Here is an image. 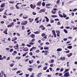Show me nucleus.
Listing matches in <instances>:
<instances>
[{
    "label": "nucleus",
    "mask_w": 77,
    "mask_h": 77,
    "mask_svg": "<svg viewBox=\"0 0 77 77\" xmlns=\"http://www.w3.org/2000/svg\"><path fill=\"white\" fill-rule=\"evenodd\" d=\"M14 51V49H11L10 50V52H12Z\"/></svg>",
    "instance_id": "49"
},
{
    "label": "nucleus",
    "mask_w": 77,
    "mask_h": 77,
    "mask_svg": "<svg viewBox=\"0 0 77 77\" xmlns=\"http://www.w3.org/2000/svg\"><path fill=\"white\" fill-rule=\"evenodd\" d=\"M42 74V73L41 72H40L37 75V77H41Z\"/></svg>",
    "instance_id": "15"
},
{
    "label": "nucleus",
    "mask_w": 77,
    "mask_h": 77,
    "mask_svg": "<svg viewBox=\"0 0 77 77\" xmlns=\"http://www.w3.org/2000/svg\"><path fill=\"white\" fill-rule=\"evenodd\" d=\"M29 6L31 8L34 9L36 8V5L35 4L33 5L32 4H31Z\"/></svg>",
    "instance_id": "3"
},
{
    "label": "nucleus",
    "mask_w": 77,
    "mask_h": 77,
    "mask_svg": "<svg viewBox=\"0 0 77 77\" xmlns=\"http://www.w3.org/2000/svg\"><path fill=\"white\" fill-rule=\"evenodd\" d=\"M60 22H58L57 23V25L58 26H59V25H60Z\"/></svg>",
    "instance_id": "48"
},
{
    "label": "nucleus",
    "mask_w": 77,
    "mask_h": 77,
    "mask_svg": "<svg viewBox=\"0 0 77 77\" xmlns=\"http://www.w3.org/2000/svg\"><path fill=\"white\" fill-rule=\"evenodd\" d=\"M67 39H68V38H64L63 39V41H66V40H67Z\"/></svg>",
    "instance_id": "59"
},
{
    "label": "nucleus",
    "mask_w": 77,
    "mask_h": 77,
    "mask_svg": "<svg viewBox=\"0 0 77 77\" xmlns=\"http://www.w3.org/2000/svg\"><path fill=\"white\" fill-rule=\"evenodd\" d=\"M63 31L65 33H68V31L66 29H64Z\"/></svg>",
    "instance_id": "31"
},
{
    "label": "nucleus",
    "mask_w": 77,
    "mask_h": 77,
    "mask_svg": "<svg viewBox=\"0 0 77 77\" xmlns=\"http://www.w3.org/2000/svg\"><path fill=\"white\" fill-rule=\"evenodd\" d=\"M47 69V67L45 66L43 68V70H46Z\"/></svg>",
    "instance_id": "33"
},
{
    "label": "nucleus",
    "mask_w": 77,
    "mask_h": 77,
    "mask_svg": "<svg viewBox=\"0 0 77 77\" xmlns=\"http://www.w3.org/2000/svg\"><path fill=\"white\" fill-rule=\"evenodd\" d=\"M35 74L34 73H32V75H31V77H34V75Z\"/></svg>",
    "instance_id": "51"
},
{
    "label": "nucleus",
    "mask_w": 77,
    "mask_h": 77,
    "mask_svg": "<svg viewBox=\"0 0 77 77\" xmlns=\"http://www.w3.org/2000/svg\"><path fill=\"white\" fill-rule=\"evenodd\" d=\"M69 76H70V75H69V72H66L64 75V77H69Z\"/></svg>",
    "instance_id": "2"
},
{
    "label": "nucleus",
    "mask_w": 77,
    "mask_h": 77,
    "mask_svg": "<svg viewBox=\"0 0 77 77\" xmlns=\"http://www.w3.org/2000/svg\"><path fill=\"white\" fill-rule=\"evenodd\" d=\"M56 32L57 33H60V31L59 30H56Z\"/></svg>",
    "instance_id": "39"
},
{
    "label": "nucleus",
    "mask_w": 77,
    "mask_h": 77,
    "mask_svg": "<svg viewBox=\"0 0 77 77\" xmlns=\"http://www.w3.org/2000/svg\"><path fill=\"white\" fill-rule=\"evenodd\" d=\"M23 50L24 51H29V49L27 47H25L23 49Z\"/></svg>",
    "instance_id": "8"
},
{
    "label": "nucleus",
    "mask_w": 77,
    "mask_h": 77,
    "mask_svg": "<svg viewBox=\"0 0 77 77\" xmlns=\"http://www.w3.org/2000/svg\"><path fill=\"white\" fill-rule=\"evenodd\" d=\"M52 32H53L52 34H53V35H54L56 33V32L55 31H54V30H52Z\"/></svg>",
    "instance_id": "32"
},
{
    "label": "nucleus",
    "mask_w": 77,
    "mask_h": 77,
    "mask_svg": "<svg viewBox=\"0 0 77 77\" xmlns=\"http://www.w3.org/2000/svg\"><path fill=\"white\" fill-rule=\"evenodd\" d=\"M72 55V53H70L69 54H67V56L68 57H71V56Z\"/></svg>",
    "instance_id": "18"
},
{
    "label": "nucleus",
    "mask_w": 77,
    "mask_h": 77,
    "mask_svg": "<svg viewBox=\"0 0 77 77\" xmlns=\"http://www.w3.org/2000/svg\"><path fill=\"white\" fill-rule=\"evenodd\" d=\"M23 13H21L20 14V15H19V17H20V18H21V17H22V16H23Z\"/></svg>",
    "instance_id": "47"
},
{
    "label": "nucleus",
    "mask_w": 77,
    "mask_h": 77,
    "mask_svg": "<svg viewBox=\"0 0 77 77\" xmlns=\"http://www.w3.org/2000/svg\"><path fill=\"white\" fill-rule=\"evenodd\" d=\"M21 27H22V30H24V26H21Z\"/></svg>",
    "instance_id": "50"
},
{
    "label": "nucleus",
    "mask_w": 77,
    "mask_h": 77,
    "mask_svg": "<svg viewBox=\"0 0 77 77\" xmlns=\"http://www.w3.org/2000/svg\"><path fill=\"white\" fill-rule=\"evenodd\" d=\"M60 3V0H57L56 2L57 4H59Z\"/></svg>",
    "instance_id": "40"
},
{
    "label": "nucleus",
    "mask_w": 77,
    "mask_h": 77,
    "mask_svg": "<svg viewBox=\"0 0 77 77\" xmlns=\"http://www.w3.org/2000/svg\"><path fill=\"white\" fill-rule=\"evenodd\" d=\"M45 44L46 45H49V44H50V43H49V42H46Z\"/></svg>",
    "instance_id": "55"
},
{
    "label": "nucleus",
    "mask_w": 77,
    "mask_h": 77,
    "mask_svg": "<svg viewBox=\"0 0 77 77\" xmlns=\"http://www.w3.org/2000/svg\"><path fill=\"white\" fill-rule=\"evenodd\" d=\"M77 9L75 8L73 9V10H72L73 12H74V11H77Z\"/></svg>",
    "instance_id": "56"
},
{
    "label": "nucleus",
    "mask_w": 77,
    "mask_h": 77,
    "mask_svg": "<svg viewBox=\"0 0 77 77\" xmlns=\"http://www.w3.org/2000/svg\"><path fill=\"white\" fill-rule=\"evenodd\" d=\"M51 24H49L47 25V27H50L51 26Z\"/></svg>",
    "instance_id": "57"
},
{
    "label": "nucleus",
    "mask_w": 77,
    "mask_h": 77,
    "mask_svg": "<svg viewBox=\"0 0 77 77\" xmlns=\"http://www.w3.org/2000/svg\"><path fill=\"white\" fill-rule=\"evenodd\" d=\"M56 11H54L53 10H52L51 11V13H52V14H56Z\"/></svg>",
    "instance_id": "29"
},
{
    "label": "nucleus",
    "mask_w": 77,
    "mask_h": 77,
    "mask_svg": "<svg viewBox=\"0 0 77 77\" xmlns=\"http://www.w3.org/2000/svg\"><path fill=\"white\" fill-rule=\"evenodd\" d=\"M64 69H60V72H62V71H63Z\"/></svg>",
    "instance_id": "64"
},
{
    "label": "nucleus",
    "mask_w": 77,
    "mask_h": 77,
    "mask_svg": "<svg viewBox=\"0 0 77 77\" xmlns=\"http://www.w3.org/2000/svg\"><path fill=\"white\" fill-rule=\"evenodd\" d=\"M49 48L48 47H45V46L44 47V50H48Z\"/></svg>",
    "instance_id": "30"
},
{
    "label": "nucleus",
    "mask_w": 77,
    "mask_h": 77,
    "mask_svg": "<svg viewBox=\"0 0 77 77\" xmlns=\"http://www.w3.org/2000/svg\"><path fill=\"white\" fill-rule=\"evenodd\" d=\"M42 66L41 65L38 66V69H39V68H41Z\"/></svg>",
    "instance_id": "53"
},
{
    "label": "nucleus",
    "mask_w": 77,
    "mask_h": 77,
    "mask_svg": "<svg viewBox=\"0 0 77 77\" xmlns=\"http://www.w3.org/2000/svg\"><path fill=\"white\" fill-rule=\"evenodd\" d=\"M63 17L64 18H66V17H67L66 15H65V13H63Z\"/></svg>",
    "instance_id": "23"
},
{
    "label": "nucleus",
    "mask_w": 77,
    "mask_h": 77,
    "mask_svg": "<svg viewBox=\"0 0 77 77\" xmlns=\"http://www.w3.org/2000/svg\"><path fill=\"white\" fill-rule=\"evenodd\" d=\"M14 63H11L10 65V66L11 67H13V66H14Z\"/></svg>",
    "instance_id": "41"
},
{
    "label": "nucleus",
    "mask_w": 77,
    "mask_h": 77,
    "mask_svg": "<svg viewBox=\"0 0 77 77\" xmlns=\"http://www.w3.org/2000/svg\"><path fill=\"white\" fill-rule=\"evenodd\" d=\"M8 27H12V25L10 24V25H8V26H7Z\"/></svg>",
    "instance_id": "38"
},
{
    "label": "nucleus",
    "mask_w": 77,
    "mask_h": 77,
    "mask_svg": "<svg viewBox=\"0 0 77 77\" xmlns=\"http://www.w3.org/2000/svg\"><path fill=\"white\" fill-rule=\"evenodd\" d=\"M50 21H51V23H54V20H51Z\"/></svg>",
    "instance_id": "43"
},
{
    "label": "nucleus",
    "mask_w": 77,
    "mask_h": 77,
    "mask_svg": "<svg viewBox=\"0 0 77 77\" xmlns=\"http://www.w3.org/2000/svg\"><path fill=\"white\" fill-rule=\"evenodd\" d=\"M35 39H32L31 41V42H30L29 43V44H30V45H33L34 44V43L33 42H35Z\"/></svg>",
    "instance_id": "5"
},
{
    "label": "nucleus",
    "mask_w": 77,
    "mask_h": 77,
    "mask_svg": "<svg viewBox=\"0 0 77 77\" xmlns=\"http://www.w3.org/2000/svg\"><path fill=\"white\" fill-rule=\"evenodd\" d=\"M15 40H17V38L15 37L12 38L11 41L13 42V41H15Z\"/></svg>",
    "instance_id": "12"
},
{
    "label": "nucleus",
    "mask_w": 77,
    "mask_h": 77,
    "mask_svg": "<svg viewBox=\"0 0 77 77\" xmlns=\"http://www.w3.org/2000/svg\"><path fill=\"white\" fill-rule=\"evenodd\" d=\"M45 53H48L49 52H48V51L45 50Z\"/></svg>",
    "instance_id": "60"
},
{
    "label": "nucleus",
    "mask_w": 77,
    "mask_h": 77,
    "mask_svg": "<svg viewBox=\"0 0 77 77\" xmlns=\"http://www.w3.org/2000/svg\"><path fill=\"white\" fill-rule=\"evenodd\" d=\"M29 20L30 21H29V23H32V22L33 21V19H32L31 20V18H29Z\"/></svg>",
    "instance_id": "17"
},
{
    "label": "nucleus",
    "mask_w": 77,
    "mask_h": 77,
    "mask_svg": "<svg viewBox=\"0 0 77 77\" xmlns=\"http://www.w3.org/2000/svg\"><path fill=\"white\" fill-rule=\"evenodd\" d=\"M54 20L55 21H59V19H58V18L55 19Z\"/></svg>",
    "instance_id": "61"
},
{
    "label": "nucleus",
    "mask_w": 77,
    "mask_h": 77,
    "mask_svg": "<svg viewBox=\"0 0 77 77\" xmlns=\"http://www.w3.org/2000/svg\"><path fill=\"white\" fill-rule=\"evenodd\" d=\"M28 70L29 71H30V72H31V71H32V70H33V68H28Z\"/></svg>",
    "instance_id": "20"
},
{
    "label": "nucleus",
    "mask_w": 77,
    "mask_h": 77,
    "mask_svg": "<svg viewBox=\"0 0 77 77\" xmlns=\"http://www.w3.org/2000/svg\"><path fill=\"white\" fill-rule=\"evenodd\" d=\"M41 1H39L37 2V4H36V6H38V7H40L41 6Z\"/></svg>",
    "instance_id": "4"
},
{
    "label": "nucleus",
    "mask_w": 77,
    "mask_h": 77,
    "mask_svg": "<svg viewBox=\"0 0 77 77\" xmlns=\"http://www.w3.org/2000/svg\"><path fill=\"white\" fill-rule=\"evenodd\" d=\"M54 59H52L51 60H49L48 62L49 63H54Z\"/></svg>",
    "instance_id": "11"
},
{
    "label": "nucleus",
    "mask_w": 77,
    "mask_h": 77,
    "mask_svg": "<svg viewBox=\"0 0 77 77\" xmlns=\"http://www.w3.org/2000/svg\"><path fill=\"white\" fill-rule=\"evenodd\" d=\"M29 55H30V56H32V55H33V53L32 52H30L29 53Z\"/></svg>",
    "instance_id": "44"
},
{
    "label": "nucleus",
    "mask_w": 77,
    "mask_h": 77,
    "mask_svg": "<svg viewBox=\"0 0 77 77\" xmlns=\"http://www.w3.org/2000/svg\"><path fill=\"white\" fill-rule=\"evenodd\" d=\"M9 3L11 4H14L15 2L14 1L12 2V1H10L9 2Z\"/></svg>",
    "instance_id": "36"
},
{
    "label": "nucleus",
    "mask_w": 77,
    "mask_h": 77,
    "mask_svg": "<svg viewBox=\"0 0 77 77\" xmlns=\"http://www.w3.org/2000/svg\"><path fill=\"white\" fill-rule=\"evenodd\" d=\"M47 35H45V36L43 37V38L44 39H46L47 38Z\"/></svg>",
    "instance_id": "42"
},
{
    "label": "nucleus",
    "mask_w": 77,
    "mask_h": 77,
    "mask_svg": "<svg viewBox=\"0 0 77 77\" xmlns=\"http://www.w3.org/2000/svg\"><path fill=\"white\" fill-rule=\"evenodd\" d=\"M77 29V27H74L73 29V30H76Z\"/></svg>",
    "instance_id": "63"
},
{
    "label": "nucleus",
    "mask_w": 77,
    "mask_h": 77,
    "mask_svg": "<svg viewBox=\"0 0 77 77\" xmlns=\"http://www.w3.org/2000/svg\"><path fill=\"white\" fill-rule=\"evenodd\" d=\"M59 76H60L61 75H62V73H59Z\"/></svg>",
    "instance_id": "62"
},
{
    "label": "nucleus",
    "mask_w": 77,
    "mask_h": 77,
    "mask_svg": "<svg viewBox=\"0 0 77 77\" xmlns=\"http://www.w3.org/2000/svg\"><path fill=\"white\" fill-rule=\"evenodd\" d=\"M26 45L27 46V47H30L31 46H32V45L29 44L27 45Z\"/></svg>",
    "instance_id": "45"
},
{
    "label": "nucleus",
    "mask_w": 77,
    "mask_h": 77,
    "mask_svg": "<svg viewBox=\"0 0 77 77\" xmlns=\"http://www.w3.org/2000/svg\"><path fill=\"white\" fill-rule=\"evenodd\" d=\"M44 26L43 25H41L39 27V28H42V27H43V28L42 29V30H45V27H44Z\"/></svg>",
    "instance_id": "9"
},
{
    "label": "nucleus",
    "mask_w": 77,
    "mask_h": 77,
    "mask_svg": "<svg viewBox=\"0 0 77 77\" xmlns=\"http://www.w3.org/2000/svg\"><path fill=\"white\" fill-rule=\"evenodd\" d=\"M45 35H46L44 33H42L41 35V36H42V37H43V36H45Z\"/></svg>",
    "instance_id": "34"
},
{
    "label": "nucleus",
    "mask_w": 77,
    "mask_h": 77,
    "mask_svg": "<svg viewBox=\"0 0 77 77\" xmlns=\"http://www.w3.org/2000/svg\"><path fill=\"white\" fill-rule=\"evenodd\" d=\"M27 23L28 22L27 20H23L22 21V23H21V24L22 25H25L27 24Z\"/></svg>",
    "instance_id": "1"
},
{
    "label": "nucleus",
    "mask_w": 77,
    "mask_h": 77,
    "mask_svg": "<svg viewBox=\"0 0 77 77\" xmlns=\"http://www.w3.org/2000/svg\"><path fill=\"white\" fill-rule=\"evenodd\" d=\"M3 18H7V17H6V16L5 15H3Z\"/></svg>",
    "instance_id": "52"
},
{
    "label": "nucleus",
    "mask_w": 77,
    "mask_h": 77,
    "mask_svg": "<svg viewBox=\"0 0 77 77\" xmlns=\"http://www.w3.org/2000/svg\"><path fill=\"white\" fill-rule=\"evenodd\" d=\"M19 4H20V3H17L16 5H15V7L16 9H20V8H19V7L17 6Z\"/></svg>",
    "instance_id": "16"
},
{
    "label": "nucleus",
    "mask_w": 77,
    "mask_h": 77,
    "mask_svg": "<svg viewBox=\"0 0 77 77\" xmlns=\"http://www.w3.org/2000/svg\"><path fill=\"white\" fill-rule=\"evenodd\" d=\"M70 51L69 50L67 51H65L66 53H69L70 52Z\"/></svg>",
    "instance_id": "46"
},
{
    "label": "nucleus",
    "mask_w": 77,
    "mask_h": 77,
    "mask_svg": "<svg viewBox=\"0 0 77 77\" xmlns=\"http://www.w3.org/2000/svg\"><path fill=\"white\" fill-rule=\"evenodd\" d=\"M51 17L52 18H56V17H57V16L56 15H52L51 16Z\"/></svg>",
    "instance_id": "21"
},
{
    "label": "nucleus",
    "mask_w": 77,
    "mask_h": 77,
    "mask_svg": "<svg viewBox=\"0 0 77 77\" xmlns=\"http://www.w3.org/2000/svg\"><path fill=\"white\" fill-rule=\"evenodd\" d=\"M58 15L60 17H61V18H63V16L62 15L60 14H59Z\"/></svg>",
    "instance_id": "37"
},
{
    "label": "nucleus",
    "mask_w": 77,
    "mask_h": 77,
    "mask_svg": "<svg viewBox=\"0 0 77 77\" xmlns=\"http://www.w3.org/2000/svg\"><path fill=\"white\" fill-rule=\"evenodd\" d=\"M40 51H39V50H38L36 51H35V52L36 53H39Z\"/></svg>",
    "instance_id": "35"
},
{
    "label": "nucleus",
    "mask_w": 77,
    "mask_h": 77,
    "mask_svg": "<svg viewBox=\"0 0 77 77\" xmlns=\"http://www.w3.org/2000/svg\"><path fill=\"white\" fill-rule=\"evenodd\" d=\"M62 50V49L60 48H58L57 50V51H61Z\"/></svg>",
    "instance_id": "24"
},
{
    "label": "nucleus",
    "mask_w": 77,
    "mask_h": 77,
    "mask_svg": "<svg viewBox=\"0 0 77 77\" xmlns=\"http://www.w3.org/2000/svg\"><path fill=\"white\" fill-rule=\"evenodd\" d=\"M65 59H66L65 57H61L59 59V60H65Z\"/></svg>",
    "instance_id": "13"
},
{
    "label": "nucleus",
    "mask_w": 77,
    "mask_h": 77,
    "mask_svg": "<svg viewBox=\"0 0 77 77\" xmlns=\"http://www.w3.org/2000/svg\"><path fill=\"white\" fill-rule=\"evenodd\" d=\"M42 6H45V2H43L42 3Z\"/></svg>",
    "instance_id": "27"
},
{
    "label": "nucleus",
    "mask_w": 77,
    "mask_h": 77,
    "mask_svg": "<svg viewBox=\"0 0 77 77\" xmlns=\"http://www.w3.org/2000/svg\"><path fill=\"white\" fill-rule=\"evenodd\" d=\"M30 37H31L32 38H33V39H34L35 37V35L34 34H32L30 35Z\"/></svg>",
    "instance_id": "14"
},
{
    "label": "nucleus",
    "mask_w": 77,
    "mask_h": 77,
    "mask_svg": "<svg viewBox=\"0 0 77 77\" xmlns=\"http://www.w3.org/2000/svg\"><path fill=\"white\" fill-rule=\"evenodd\" d=\"M45 12V9H42L40 10L39 11V13H42V12Z\"/></svg>",
    "instance_id": "6"
},
{
    "label": "nucleus",
    "mask_w": 77,
    "mask_h": 77,
    "mask_svg": "<svg viewBox=\"0 0 77 77\" xmlns=\"http://www.w3.org/2000/svg\"><path fill=\"white\" fill-rule=\"evenodd\" d=\"M34 33H35V34H39V33H40V32L38 31H37L35 32Z\"/></svg>",
    "instance_id": "28"
},
{
    "label": "nucleus",
    "mask_w": 77,
    "mask_h": 77,
    "mask_svg": "<svg viewBox=\"0 0 77 77\" xmlns=\"http://www.w3.org/2000/svg\"><path fill=\"white\" fill-rule=\"evenodd\" d=\"M69 70V69H66L65 70L64 72H63V73H65V72H68Z\"/></svg>",
    "instance_id": "22"
},
{
    "label": "nucleus",
    "mask_w": 77,
    "mask_h": 77,
    "mask_svg": "<svg viewBox=\"0 0 77 77\" xmlns=\"http://www.w3.org/2000/svg\"><path fill=\"white\" fill-rule=\"evenodd\" d=\"M4 9H5V8H0V12H2L3 11H4Z\"/></svg>",
    "instance_id": "26"
},
{
    "label": "nucleus",
    "mask_w": 77,
    "mask_h": 77,
    "mask_svg": "<svg viewBox=\"0 0 77 77\" xmlns=\"http://www.w3.org/2000/svg\"><path fill=\"white\" fill-rule=\"evenodd\" d=\"M1 8H4V7H5V3H4L2 4L1 5H0Z\"/></svg>",
    "instance_id": "10"
},
{
    "label": "nucleus",
    "mask_w": 77,
    "mask_h": 77,
    "mask_svg": "<svg viewBox=\"0 0 77 77\" xmlns=\"http://www.w3.org/2000/svg\"><path fill=\"white\" fill-rule=\"evenodd\" d=\"M46 22H48V21H49V19H48V18L46 19Z\"/></svg>",
    "instance_id": "58"
},
{
    "label": "nucleus",
    "mask_w": 77,
    "mask_h": 77,
    "mask_svg": "<svg viewBox=\"0 0 77 77\" xmlns=\"http://www.w3.org/2000/svg\"><path fill=\"white\" fill-rule=\"evenodd\" d=\"M8 30V29H6L5 31L4 32V33H5V35H8V32H7Z\"/></svg>",
    "instance_id": "19"
},
{
    "label": "nucleus",
    "mask_w": 77,
    "mask_h": 77,
    "mask_svg": "<svg viewBox=\"0 0 77 77\" xmlns=\"http://www.w3.org/2000/svg\"><path fill=\"white\" fill-rule=\"evenodd\" d=\"M67 48H69V49H71L72 48V46H68L67 47Z\"/></svg>",
    "instance_id": "25"
},
{
    "label": "nucleus",
    "mask_w": 77,
    "mask_h": 77,
    "mask_svg": "<svg viewBox=\"0 0 77 77\" xmlns=\"http://www.w3.org/2000/svg\"><path fill=\"white\" fill-rule=\"evenodd\" d=\"M51 5V4L49 3V4H47L46 5V8H47L48 9H50V6Z\"/></svg>",
    "instance_id": "7"
},
{
    "label": "nucleus",
    "mask_w": 77,
    "mask_h": 77,
    "mask_svg": "<svg viewBox=\"0 0 77 77\" xmlns=\"http://www.w3.org/2000/svg\"><path fill=\"white\" fill-rule=\"evenodd\" d=\"M25 75L26 77H28L29 76V74H26Z\"/></svg>",
    "instance_id": "54"
}]
</instances>
